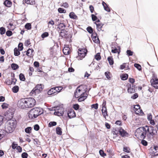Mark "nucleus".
Masks as SVG:
<instances>
[{"instance_id":"obj_1","label":"nucleus","mask_w":158,"mask_h":158,"mask_svg":"<svg viewBox=\"0 0 158 158\" xmlns=\"http://www.w3.org/2000/svg\"><path fill=\"white\" fill-rule=\"evenodd\" d=\"M147 132L152 134L155 136L157 135V130L152 126L141 127L136 130V133L140 136L142 138H144Z\"/></svg>"},{"instance_id":"obj_2","label":"nucleus","mask_w":158,"mask_h":158,"mask_svg":"<svg viewBox=\"0 0 158 158\" xmlns=\"http://www.w3.org/2000/svg\"><path fill=\"white\" fill-rule=\"evenodd\" d=\"M44 112L43 110L40 108L36 107L31 109L29 112V117L31 119H34Z\"/></svg>"},{"instance_id":"obj_3","label":"nucleus","mask_w":158,"mask_h":158,"mask_svg":"<svg viewBox=\"0 0 158 158\" xmlns=\"http://www.w3.org/2000/svg\"><path fill=\"white\" fill-rule=\"evenodd\" d=\"M17 122L16 120H10L8 121L6 124L5 130L6 132L11 133L16 127Z\"/></svg>"},{"instance_id":"obj_4","label":"nucleus","mask_w":158,"mask_h":158,"mask_svg":"<svg viewBox=\"0 0 158 158\" xmlns=\"http://www.w3.org/2000/svg\"><path fill=\"white\" fill-rule=\"evenodd\" d=\"M85 87L84 85H81L77 88L74 93V95L76 98H78L80 95L86 94V91L84 89V87Z\"/></svg>"},{"instance_id":"obj_5","label":"nucleus","mask_w":158,"mask_h":158,"mask_svg":"<svg viewBox=\"0 0 158 158\" xmlns=\"http://www.w3.org/2000/svg\"><path fill=\"white\" fill-rule=\"evenodd\" d=\"M43 89L42 85L38 84L33 88L30 93V94L31 96H35L39 94L42 90Z\"/></svg>"},{"instance_id":"obj_6","label":"nucleus","mask_w":158,"mask_h":158,"mask_svg":"<svg viewBox=\"0 0 158 158\" xmlns=\"http://www.w3.org/2000/svg\"><path fill=\"white\" fill-rule=\"evenodd\" d=\"M27 108H31L35 105V100L32 98H25Z\"/></svg>"},{"instance_id":"obj_7","label":"nucleus","mask_w":158,"mask_h":158,"mask_svg":"<svg viewBox=\"0 0 158 158\" xmlns=\"http://www.w3.org/2000/svg\"><path fill=\"white\" fill-rule=\"evenodd\" d=\"M87 51L85 48L78 49V56L77 58L79 60H81L84 58L86 54Z\"/></svg>"},{"instance_id":"obj_8","label":"nucleus","mask_w":158,"mask_h":158,"mask_svg":"<svg viewBox=\"0 0 158 158\" xmlns=\"http://www.w3.org/2000/svg\"><path fill=\"white\" fill-rule=\"evenodd\" d=\"M55 112L54 114L58 116H62L64 114V109L61 106H56L55 107Z\"/></svg>"},{"instance_id":"obj_9","label":"nucleus","mask_w":158,"mask_h":158,"mask_svg":"<svg viewBox=\"0 0 158 158\" xmlns=\"http://www.w3.org/2000/svg\"><path fill=\"white\" fill-rule=\"evenodd\" d=\"M111 48V52L113 53L119 54L120 52V47L118 46L117 44L115 43H112Z\"/></svg>"},{"instance_id":"obj_10","label":"nucleus","mask_w":158,"mask_h":158,"mask_svg":"<svg viewBox=\"0 0 158 158\" xmlns=\"http://www.w3.org/2000/svg\"><path fill=\"white\" fill-rule=\"evenodd\" d=\"M17 106L22 109L26 108L25 98H22L19 100L17 103Z\"/></svg>"},{"instance_id":"obj_11","label":"nucleus","mask_w":158,"mask_h":158,"mask_svg":"<svg viewBox=\"0 0 158 158\" xmlns=\"http://www.w3.org/2000/svg\"><path fill=\"white\" fill-rule=\"evenodd\" d=\"M106 104V102L104 100L102 105V111L103 115L105 118H106V116L108 115L107 114Z\"/></svg>"},{"instance_id":"obj_12","label":"nucleus","mask_w":158,"mask_h":158,"mask_svg":"<svg viewBox=\"0 0 158 158\" xmlns=\"http://www.w3.org/2000/svg\"><path fill=\"white\" fill-rule=\"evenodd\" d=\"M5 118L8 121L12 120L13 117V113L12 112L7 111L5 113Z\"/></svg>"},{"instance_id":"obj_13","label":"nucleus","mask_w":158,"mask_h":158,"mask_svg":"<svg viewBox=\"0 0 158 158\" xmlns=\"http://www.w3.org/2000/svg\"><path fill=\"white\" fill-rule=\"evenodd\" d=\"M61 31L60 32V36L62 38H69V34L68 33V32L67 31L65 30H60Z\"/></svg>"},{"instance_id":"obj_14","label":"nucleus","mask_w":158,"mask_h":158,"mask_svg":"<svg viewBox=\"0 0 158 158\" xmlns=\"http://www.w3.org/2000/svg\"><path fill=\"white\" fill-rule=\"evenodd\" d=\"M152 85L156 88L158 89V79L152 78L150 80Z\"/></svg>"},{"instance_id":"obj_15","label":"nucleus","mask_w":158,"mask_h":158,"mask_svg":"<svg viewBox=\"0 0 158 158\" xmlns=\"http://www.w3.org/2000/svg\"><path fill=\"white\" fill-rule=\"evenodd\" d=\"M68 116L70 118L75 117L76 116V114L74 111L73 109L69 110L67 113Z\"/></svg>"},{"instance_id":"obj_16","label":"nucleus","mask_w":158,"mask_h":158,"mask_svg":"<svg viewBox=\"0 0 158 158\" xmlns=\"http://www.w3.org/2000/svg\"><path fill=\"white\" fill-rule=\"evenodd\" d=\"M151 152L153 155L154 156H158V146H154L151 150Z\"/></svg>"},{"instance_id":"obj_17","label":"nucleus","mask_w":158,"mask_h":158,"mask_svg":"<svg viewBox=\"0 0 158 158\" xmlns=\"http://www.w3.org/2000/svg\"><path fill=\"white\" fill-rule=\"evenodd\" d=\"M57 25L58 26L57 28L60 30H64V28L66 27V25L61 23H58Z\"/></svg>"},{"instance_id":"obj_18","label":"nucleus","mask_w":158,"mask_h":158,"mask_svg":"<svg viewBox=\"0 0 158 158\" xmlns=\"http://www.w3.org/2000/svg\"><path fill=\"white\" fill-rule=\"evenodd\" d=\"M70 49L69 47H64L63 49V52L64 54L68 55L69 54Z\"/></svg>"},{"instance_id":"obj_19","label":"nucleus","mask_w":158,"mask_h":158,"mask_svg":"<svg viewBox=\"0 0 158 158\" xmlns=\"http://www.w3.org/2000/svg\"><path fill=\"white\" fill-rule=\"evenodd\" d=\"M48 95L54 94L56 95V92L54 87L51 88L48 92Z\"/></svg>"},{"instance_id":"obj_20","label":"nucleus","mask_w":158,"mask_h":158,"mask_svg":"<svg viewBox=\"0 0 158 158\" xmlns=\"http://www.w3.org/2000/svg\"><path fill=\"white\" fill-rule=\"evenodd\" d=\"M102 5L104 8V10H105L107 11L108 12H109L110 11V10L108 7V6L105 2L103 1L102 2Z\"/></svg>"},{"instance_id":"obj_21","label":"nucleus","mask_w":158,"mask_h":158,"mask_svg":"<svg viewBox=\"0 0 158 158\" xmlns=\"http://www.w3.org/2000/svg\"><path fill=\"white\" fill-rule=\"evenodd\" d=\"M80 97L78 99V101L79 102H82L84 101L87 97V94H83L82 95H80Z\"/></svg>"},{"instance_id":"obj_22","label":"nucleus","mask_w":158,"mask_h":158,"mask_svg":"<svg viewBox=\"0 0 158 158\" xmlns=\"http://www.w3.org/2000/svg\"><path fill=\"white\" fill-rule=\"evenodd\" d=\"M4 5L8 7H10L12 5V2L11 1L8 0H6L4 2Z\"/></svg>"},{"instance_id":"obj_23","label":"nucleus","mask_w":158,"mask_h":158,"mask_svg":"<svg viewBox=\"0 0 158 158\" xmlns=\"http://www.w3.org/2000/svg\"><path fill=\"white\" fill-rule=\"evenodd\" d=\"M34 50L32 49H29L26 52V55L28 56H31L32 55L33 52Z\"/></svg>"},{"instance_id":"obj_24","label":"nucleus","mask_w":158,"mask_h":158,"mask_svg":"<svg viewBox=\"0 0 158 158\" xmlns=\"http://www.w3.org/2000/svg\"><path fill=\"white\" fill-rule=\"evenodd\" d=\"M119 132L121 135L122 136H126L127 133V132L123 129H121L119 131Z\"/></svg>"},{"instance_id":"obj_25","label":"nucleus","mask_w":158,"mask_h":158,"mask_svg":"<svg viewBox=\"0 0 158 158\" xmlns=\"http://www.w3.org/2000/svg\"><path fill=\"white\" fill-rule=\"evenodd\" d=\"M121 79L123 80H126L128 77V75L127 74H122L120 76Z\"/></svg>"},{"instance_id":"obj_26","label":"nucleus","mask_w":158,"mask_h":158,"mask_svg":"<svg viewBox=\"0 0 158 158\" xmlns=\"http://www.w3.org/2000/svg\"><path fill=\"white\" fill-rule=\"evenodd\" d=\"M7 27L9 30H13L15 28V26L11 23H9L7 26Z\"/></svg>"},{"instance_id":"obj_27","label":"nucleus","mask_w":158,"mask_h":158,"mask_svg":"<svg viewBox=\"0 0 158 158\" xmlns=\"http://www.w3.org/2000/svg\"><path fill=\"white\" fill-rule=\"evenodd\" d=\"M96 25L97 28L98 30V31H101L102 28V27L103 25L101 23L96 24Z\"/></svg>"},{"instance_id":"obj_28","label":"nucleus","mask_w":158,"mask_h":158,"mask_svg":"<svg viewBox=\"0 0 158 158\" xmlns=\"http://www.w3.org/2000/svg\"><path fill=\"white\" fill-rule=\"evenodd\" d=\"M91 37L93 40L94 42L96 43H98L99 42V39L97 37V36H92Z\"/></svg>"},{"instance_id":"obj_29","label":"nucleus","mask_w":158,"mask_h":158,"mask_svg":"<svg viewBox=\"0 0 158 158\" xmlns=\"http://www.w3.org/2000/svg\"><path fill=\"white\" fill-rule=\"evenodd\" d=\"M19 87L18 86L15 85L12 89V91L14 93H17L19 91Z\"/></svg>"},{"instance_id":"obj_30","label":"nucleus","mask_w":158,"mask_h":158,"mask_svg":"<svg viewBox=\"0 0 158 158\" xmlns=\"http://www.w3.org/2000/svg\"><path fill=\"white\" fill-rule=\"evenodd\" d=\"M69 16L70 18L74 19H76L77 17V16L73 12H71L69 14Z\"/></svg>"},{"instance_id":"obj_31","label":"nucleus","mask_w":158,"mask_h":158,"mask_svg":"<svg viewBox=\"0 0 158 158\" xmlns=\"http://www.w3.org/2000/svg\"><path fill=\"white\" fill-rule=\"evenodd\" d=\"M14 55L15 56H18L20 54V52L19 49L16 48L14 49Z\"/></svg>"},{"instance_id":"obj_32","label":"nucleus","mask_w":158,"mask_h":158,"mask_svg":"<svg viewBox=\"0 0 158 158\" xmlns=\"http://www.w3.org/2000/svg\"><path fill=\"white\" fill-rule=\"evenodd\" d=\"M107 60L110 65H113L114 64V61L112 57L110 56L107 58Z\"/></svg>"},{"instance_id":"obj_33","label":"nucleus","mask_w":158,"mask_h":158,"mask_svg":"<svg viewBox=\"0 0 158 158\" xmlns=\"http://www.w3.org/2000/svg\"><path fill=\"white\" fill-rule=\"evenodd\" d=\"M56 134L59 135H61L62 134L61 129L60 127H57L56 129Z\"/></svg>"},{"instance_id":"obj_34","label":"nucleus","mask_w":158,"mask_h":158,"mask_svg":"<svg viewBox=\"0 0 158 158\" xmlns=\"http://www.w3.org/2000/svg\"><path fill=\"white\" fill-rule=\"evenodd\" d=\"M154 136H155L152 134H150L148 133L147 134V139L149 140H150L151 139H153V137Z\"/></svg>"},{"instance_id":"obj_35","label":"nucleus","mask_w":158,"mask_h":158,"mask_svg":"<svg viewBox=\"0 0 158 158\" xmlns=\"http://www.w3.org/2000/svg\"><path fill=\"white\" fill-rule=\"evenodd\" d=\"M127 91L128 92L130 93H134L135 92V89L133 87L132 88L131 86L128 87Z\"/></svg>"},{"instance_id":"obj_36","label":"nucleus","mask_w":158,"mask_h":158,"mask_svg":"<svg viewBox=\"0 0 158 158\" xmlns=\"http://www.w3.org/2000/svg\"><path fill=\"white\" fill-rule=\"evenodd\" d=\"M135 111L136 113L137 114H139V115H142L143 114V112L142 110L140 109V108L138 110H135Z\"/></svg>"},{"instance_id":"obj_37","label":"nucleus","mask_w":158,"mask_h":158,"mask_svg":"<svg viewBox=\"0 0 158 158\" xmlns=\"http://www.w3.org/2000/svg\"><path fill=\"white\" fill-rule=\"evenodd\" d=\"M25 27L26 29L28 30H29L31 29V23H28L26 24Z\"/></svg>"},{"instance_id":"obj_38","label":"nucleus","mask_w":158,"mask_h":158,"mask_svg":"<svg viewBox=\"0 0 158 158\" xmlns=\"http://www.w3.org/2000/svg\"><path fill=\"white\" fill-rule=\"evenodd\" d=\"M19 77L20 80L23 81H24L25 80V78L23 74L22 73H20L19 74Z\"/></svg>"},{"instance_id":"obj_39","label":"nucleus","mask_w":158,"mask_h":158,"mask_svg":"<svg viewBox=\"0 0 158 158\" xmlns=\"http://www.w3.org/2000/svg\"><path fill=\"white\" fill-rule=\"evenodd\" d=\"M11 67L14 70H16L19 68L18 65L15 64H12L11 65Z\"/></svg>"},{"instance_id":"obj_40","label":"nucleus","mask_w":158,"mask_h":158,"mask_svg":"<svg viewBox=\"0 0 158 158\" xmlns=\"http://www.w3.org/2000/svg\"><path fill=\"white\" fill-rule=\"evenodd\" d=\"M54 88L55 89L56 94H57L62 89V87H54Z\"/></svg>"},{"instance_id":"obj_41","label":"nucleus","mask_w":158,"mask_h":158,"mask_svg":"<svg viewBox=\"0 0 158 158\" xmlns=\"http://www.w3.org/2000/svg\"><path fill=\"white\" fill-rule=\"evenodd\" d=\"M134 66L139 70L140 71L141 70V67L139 64L136 63L134 64Z\"/></svg>"},{"instance_id":"obj_42","label":"nucleus","mask_w":158,"mask_h":158,"mask_svg":"<svg viewBox=\"0 0 158 158\" xmlns=\"http://www.w3.org/2000/svg\"><path fill=\"white\" fill-rule=\"evenodd\" d=\"M31 129L32 128L31 127H28L25 129V131L27 133H30L31 132Z\"/></svg>"},{"instance_id":"obj_43","label":"nucleus","mask_w":158,"mask_h":158,"mask_svg":"<svg viewBox=\"0 0 158 158\" xmlns=\"http://www.w3.org/2000/svg\"><path fill=\"white\" fill-rule=\"evenodd\" d=\"M8 104L6 103H4L1 106V107L3 109H6L8 108Z\"/></svg>"},{"instance_id":"obj_44","label":"nucleus","mask_w":158,"mask_h":158,"mask_svg":"<svg viewBox=\"0 0 158 158\" xmlns=\"http://www.w3.org/2000/svg\"><path fill=\"white\" fill-rule=\"evenodd\" d=\"M95 58L96 60H100L101 59L100 53H97L96 55L95 56Z\"/></svg>"},{"instance_id":"obj_45","label":"nucleus","mask_w":158,"mask_h":158,"mask_svg":"<svg viewBox=\"0 0 158 158\" xmlns=\"http://www.w3.org/2000/svg\"><path fill=\"white\" fill-rule=\"evenodd\" d=\"M48 35L49 34L48 32H45L42 34L41 37L42 38L44 39L45 37H48Z\"/></svg>"},{"instance_id":"obj_46","label":"nucleus","mask_w":158,"mask_h":158,"mask_svg":"<svg viewBox=\"0 0 158 158\" xmlns=\"http://www.w3.org/2000/svg\"><path fill=\"white\" fill-rule=\"evenodd\" d=\"M58 10L59 12L60 13H65L66 12L65 10L61 8H59Z\"/></svg>"},{"instance_id":"obj_47","label":"nucleus","mask_w":158,"mask_h":158,"mask_svg":"<svg viewBox=\"0 0 158 158\" xmlns=\"http://www.w3.org/2000/svg\"><path fill=\"white\" fill-rule=\"evenodd\" d=\"M123 151L127 153H129L130 149L128 147H124L123 148Z\"/></svg>"},{"instance_id":"obj_48","label":"nucleus","mask_w":158,"mask_h":158,"mask_svg":"<svg viewBox=\"0 0 158 158\" xmlns=\"http://www.w3.org/2000/svg\"><path fill=\"white\" fill-rule=\"evenodd\" d=\"M87 31L90 34L93 33V29L91 27H88L87 28Z\"/></svg>"},{"instance_id":"obj_49","label":"nucleus","mask_w":158,"mask_h":158,"mask_svg":"<svg viewBox=\"0 0 158 158\" xmlns=\"http://www.w3.org/2000/svg\"><path fill=\"white\" fill-rule=\"evenodd\" d=\"M0 34L1 35L4 34L5 32V29L4 28L1 27L0 28Z\"/></svg>"},{"instance_id":"obj_50","label":"nucleus","mask_w":158,"mask_h":158,"mask_svg":"<svg viewBox=\"0 0 158 158\" xmlns=\"http://www.w3.org/2000/svg\"><path fill=\"white\" fill-rule=\"evenodd\" d=\"M56 123L55 122H51L49 123L48 125L50 127L56 126Z\"/></svg>"},{"instance_id":"obj_51","label":"nucleus","mask_w":158,"mask_h":158,"mask_svg":"<svg viewBox=\"0 0 158 158\" xmlns=\"http://www.w3.org/2000/svg\"><path fill=\"white\" fill-rule=\"evenodd\" d=\"M99 152L100 155L104 157L106 156V154L104 153V151L102 150H100Z\"/></svg>"},{"instance_id":"obj_52","label":"nucleus","mask_w":158,"mask_h":158,"mask_svg":"<svg viewBox=\"0 0 158 158\" xmlns=\"http://www.w3.org/2000/svg\"><path fill=\"white\" fill-rule=\"evenodd\" d=\"M127 54L128 56H132L133 54V52L130 50H127Z\"/></svg>"},{"instance_id":"obj_53","label":"nucleus","mask_w":158,"mask_h":158,"mask_svg":"<svg viewBox=\"0 0 158 158\" xmlns=\"http://www.w3.org/2000/svg\"><path fill=\"white\" fill-rule=\"evenodd\" d=\"M18 144H17L15 143V142H13L12 145V147L13 149H15L16 148Z\"/></svg>"},{"instance_id":"obj_54","label":"nucleus","mask_w":158,"mask_h":158,"mask_svg":"<svg viewBox=\"0 0 158 158\" xmlns=\"http://www.w3.org/2000/svg\"><path fill=\"white\" fill-rule=\"evenodd\" d=\"M28 155L27 153L23 152L21 156L23 158H27Z\"/></svg>"},{"instance_id":"obj_55","label":"nucleus","mask_w":158,"mask_h":158,"mask_svg":"<svg viewBox=\"0 0 158 158\" xmlns=\"http://www.w3.org/2000/svg\"><path fill=\"white\" fill-rule=\"evenodd\" d=\"M98 104L97 103L91 105V107L95 109H97L98 108Z\"/></svg>"},{"instance_id":"obj_56","label":"nucleus","mask_w":158,"mask_h":158,"mask_svg":"<svg viewBox=\"0 0 158 158\" xmlns=\"http://www.w3.org/2000/svg\"><path fill=\"white\" fill-rule=\"evenodd\" d=\"M6 34L7 36H10L12 35V33L11 31L9 30L6 32Z\"/></svg>"},{"instance_id":"obj_57","label":"nucleus","mask_w":158,"mask_h":158,"mask_svg":"<svg viewBox=\"0 0 158 158\" xmlns=\"http://www.w3.org/2000/svg\"><path fill=\"white\" fill-rule=\"evenodd\" d=\"M31 43L30 42V40L29 39L27 40L25 42V45L26 46H28Z\"/></svg>"},{"instance_id":"obj_58","label":"nucleus","mask_w":158,"mask_h":158,"mask_svg":"<svg viewBox=\"0 0 158 158\" xmlns=\"http://www.w3.org/2000/svg\"><path fill=\"white\" fill-rule=\"evenodd\" d=\"M141 143L144 146H147L148 145V142L144 140H142L141 142Z\"/></svg>"},{"instance_id":"obj_59","label":"nucleus","mask_w":158,"mask_h":158,"mask_svg":"<svg viewBox=\"0 0 158 158\" xmlns=\"http://www.w3.org/2000/svg\"><path fill=\"white\" fill-rule=\"evenodd\" d=\"M18 49L20 51H22L23 49V44H22L20 43L18 45Z\"/></svg>"},{"instance_id":"obj_60","label":"nucleus","mask_w":158,"mask_h":158,"mask_svg":"<svg viewBox=\"0 0 158 158\" xmlns=\"http://www.w3.org/2000/svg\"><path fill=\"white\" fill-rule=\"evenodd\" d=\"M138 94L137 93H135L133 96H132L131 98L133 99H135L138 97Z\"/></svg>"},{"instance_id":"obj_61","label":"nucleus","mask_w":158,"mask_h":158,"mask_svg":"<svg viewBox=\"0 0 158 158\" xmlns=\"http://www.w3.org/2000/svg\"><path fill=\"white\" fill-rule=\"evenodd\" d=\"M40 128L38 124L35 125L34 126V129L36 131H38Z\"/></svg>"},{"instance_id":"obj_62","label":"nucleus","mask_w":158,"mask_h":158,"mask_svg":"<svg viewBox=\"0 0 158 158\" xmlns=\"http://www.w3.org/2000/svg\"><path fill=\"white\" fill-rule=\"evenodd\" d=\"M91 17L92 18V19L94 21H96L97 19V17L93 14H92L91 15Z\"/></svg>"},{"instance_id":"obj_63","label":"nucleus","mask_w":158,"mask_h":158,"mask_svg":"<svg viewBox=\"0 0 158 158\" xmlns=\"http://www.w3.org/2000/svg\"><path fill=\"white\" fill-rule=\"evenodd\" d=\"M89 8L91 12V13H93L94 11V7L92 5H90L89 6Z\"/></svg>"},{"instance_id":"obj_64","label":"nucleus","mask_w":158,"mask_h":158,"mask_svg":"<svg viewBox=\"0 0 158 158\" xmlns=\"http://www.w3.org/2000/svg\"><path fill=\"white\" fill-rule=\"evenodd\" d=\"M11 80V83H12V84H15V83L17 81L16 79L15 78H12Z\"/></svg>"}]
</instances>
